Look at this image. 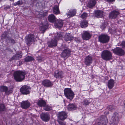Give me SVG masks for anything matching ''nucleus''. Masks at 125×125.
<instances>
[{
  "instance_id": "obj_3",
  "label": "nucleus",
  "mask_w": 125,
  "mask_h": 125,
  "mask_svg": "<svg viewBox=\"0 0 125 125\" xmlns=\"http://www.w3.org/2000/svg\"><path fill=\"white\" fill-rule=\"evenodd\" d=\"M64 95L68 99L72 100L73 98L75 95L73 92L71 88H66L64 90Z\"/></svg>"
},
{
  "instance_id": "obj_53",
  "label": "nucleus",
  "mask_w": 125,
  "mask_h": 125,
  "mask_svg": "<svg viewBox=\"0 0 125 125\" xmlns=\"http://www.w3.org/2000/svg\"><path fill=\"white\" fill-rule=\"evenodd\" d=\"M2 0H0V1H1Z\"/></svg>"
},
{
  "instance_id": "obj_22",
  "label": "nucleus",
  "mask_w": 125,
  "mask_h": 125,
  "mask_svg": "<svg viewBox=\"0 0 125 125\" xmlns=\"http://www.w3.org/2000/svg\"><path fill=\"white\" fill-rule=\"evenodd\" d=\"M64 40L66 42L71 41L73 40L74 38L73 36L70 33H68L66 34L64 37Z\"/></svg>"
},
{
  "instance_id": "obj_24",
  "label": "nucleus",
  "mask_w": 125,
  "mask_h": 125,
  "mask_svg": "<svg viewBox=\"0 0 125 125\" xmlns=\"http://www.w3.org/2000/svg\"><path fill=\"white\" fill-rule=\"evenodd\" d=\"M22 57V54L21 53H16L13 55L11 59L12 60H19Z\"/></svg>"
},
{
  "instance_id": "obj_28",
  "label": "nucleus",
  "mask_w": 125,
  "mask_h": 125,
  "mask_svg": "<svg viewBox=\"0 0 125 125\" xmlns=\"http://www.w3.org/2000/svg\"><path fill=\"white\" fill-rule=\"evenodd\" d=\"M5 41L7 44L10 43L12 44H14L16 43L15 40L10 36L5 40Z\"/></svg>"
},
{
  "instance_id": "obj_47",
  "label": "nucleus",
  "mask_w": 125,
  "mask_h": 125,
  "mask_svg": "<svg viewBox=\"0 0 125 125\" xmlns=\"http://www.w3.org/2000/svg\"><path fill=\"white\" fill-rule=\"evenodd\" d=\"M89 103L88 100L87 99L85 100L84 102V104L86 105H88Z\"/></svg>"
},
{
  "instance_id": "obj_26",
  "label": "nucleus",
  "mask_w": 125,
  "mask_h": 125,
  "mask_svg": "<svg viewBox=\"0 0 125 125\" xmlns=\"http://www.w3.org/2000/svg\"><path fill=\"white\" fill-rule=\"evenodd\" d=\"M49 21L52 23H54L56 20L55 16L53 14L49 15L48 17Z\"/></svg>"
},
{
  "instance_id": "obj_37",
  "label": "nucleus",
  "mask_w": 125,
  "mask_h": 125,
  "mask_svg": "<svg viewBox=\"0 0 125 125\" xmlns=\"http://www.w3.org/2000/svg\"><path fill=\"white\" fill-rule=\"evenodd\" d=\"M33 58L31 56H28L26 57L24 59L25 61L26 62H28L34 60Z\"/></svg>"
},
{
  "instance_id": "obj_10",
  "label": "nucleus",
  "mask_w": 125,
  "mask_h": 125,
  "mask_svg": "<svg viewBox=\"0 0 125 125\" xmlns=\"http://www.w3.org/2000/svg\"><path fill=\"white\" fill-rule=\"evenodd\" d=\"M119 114L117 112H115L112 118V125H117L119 120Z\"/></svg>"
},
{
  "instance_id": "obj_29",
  "label": "nucleus",
  "mask_w": 125,
  "mask_h": 125,
  "mask_svg": "<svg viewBox=\"0 0 125 125\" xmlns=\"http://www.w3.org/2000/svg\"><path fill=\"white\" fill-rule=\"evenodd\" d=\"M59 4L58 5H54L52 9L53 12L56 15L59 14L60 13L59 9Z\"/></svg>"
},
{
  "instance_id": "obj_7",
  "label": "nucleus",
  "mask_w": 125,
  "mask_h": 125,
  "mask_svg": "<svg viewBox=\"0 0 125 125\" xmlns=\"http://www.w3.org/2000/svg\"><path fill=\"white\" fill-rule=\"evenodd\" d=\"M35 36L33 34H30L27 35L25 37V41L27 44L30 45L34 41Z\"/></svg>"
},
{
  "instance_id": "obj_43",
  "label": "nucleus",
  "mask_w": 125,
  "mask_h": 125,
  "mask_svg": "<svg viewBox=\"0 0 125 125\" xmlns=\"http://www.w3.org/2000/svg\"><path fill=\"white\" fill-rule=\"evenodd\" d=\"M87 14L86 12L83 13L81 16V17L82 19L86 18L87 16Z\"/></svg>"
},
{
  "instance_id": "obj_39",
  "label": "nucleus",
  "mask_w": 125,
  "mask_h": 125,
  "mask_svg": "<svg viewBox=\"0 0 125 125\" xmlns=\"http://www.w3.org/2000/svg\"><path fill=\"white\" fill-rule=\"evenodd\" d=\"M107 108L110 111H112L115 109V107L113 105H110L107 106Z\"/></svg>"
},
{
  "instance_id": "obj_41",
  "label": "nucleus",
  "mask_w": 125,
  "mask_h": 125,
  "mask_svg": "<svg viewBox=\"0 0 125 125\" xmlns=\"http://www.w3.org/2000/svg\"><path fill=\"white\" fill-rule=\"evenodd\" d=\"M22 4V0H19L18 1L15 2L14 3V5H20Z\"/></svg>"
},
{
  "instance_id": "obj_34",
  "label": "nucleus",
  "mask_w": 125,
  "mask_h": 125,
  "mask_svg": "<svg viewBox=\"0 0 125 125\" xmlns=\"http://www.w3.org/2000/svg\"><path fill=\"white\" fill-rule=\"evenodd\" d=\"M96 3L95 0H90L87 4V6L90 8H92L95 6Z\"/></svg>"
},
{
  "instance_id": "obj_30",
  "label": "nucleus",
  "mask_w": 125,
  "mask_h": 125,
  "mask_svg": "<svg viewBox=\"0 0 125 125\" xmlns=\"http://www.w3.org/2000/svg\"><path fill=\"white\" fill-rule=\"evenodd\" d=\"M76 13V10H75L71 9L69 11L68 13H67L68 17H72L74 16Z\"/></svg>"
},
{
  "instance_id": "obj_52",
  "label": "nucleus",
  "mask_w": 125,
  "mask_h": 125,
  "mask_svg": "<svg viewBox=\"0 0 125 125\" xmlns=\"http://www.w3.org/2000/svg\"><path fill=\"white\" fill-rule=\"evenodd\" d=\"M107 113H106V114H109V112H107Z\"/></svg>"
},
{
  "instance_id": "obj_25",
  "label": "nucleus",
  "mask_w": 125,
  "mask_h": 125,
  "mask_svg": "<svg viewBox=\"0 0 125 125\" xmlns=\"http://www.w3.org/2000/svg\"><path fill=\"white\" fill-rule=\"evenodd\" d=\"M104 12L101 10H96L95 11L94 15L97 18H101L103 16Z\"/></svg>"
},
{
  "instance_id": "obj_14",
  "label": "nucleus",
  "mask_w": 125,
  "mask_h": 125,
  "mask_svg": "<svg viewBox=\"0 0 125 125\" xmlns=\"http://www.w3.org/2000/svg\"><path fill=\"white\" fill-rule=\"evenodd\" d=\"M48 27V21H45L44 22H42L40 24L39 29L40 31H42V32L44 33Z\"/></svg>"
},
{
  "instance_id": "obj_8",
  "label": "nucleus",
  "mask_w": 125,
  "mask_h": 125,
  "mask_svg": "<svg viewBox=\"0 0 125 125\" xmlns=\"http://www.w3.org/2000/svg\"><path fill=\"white\" fill-rule=\"evenodd\" d=\"M20 90L22 94L27 95L30 94L31 91V89L30 86L24 85L21 88Z\"/></svg>"
},
{
  "instance_id": "obj_44",
  "label": "nucleus",
  "mask_w": 125,
  "mask_h": 125,
  "mask_svg": "<svg viewBox=\"0 0 125 125\" xmlns=\"http://www.w3.org/2000/svg\"><path fill=\"white\" fill-rule=\"evenodd\" d=\"M36 60L39 62H41L43 61L42 58L40 56H38Z\"/></svg>"
},
{
  "instance_id": "obj_16",
  "label": "nucleus",
  "mask_w": 125,
  "mask_h": 125,
  "mask_svg": "<svg viewBox=\"0 0 125 125\" xmlns=\"http://www.w3.org/2000/svg\"><path fill=\"white\" fill-rule=\"evenodd\" d=\"M53 76L54 77L56 78V79H60L63 78L64 74L62 71L57 70L55 71Z\"/></svg>"
},
{
  "instance_id": "obj_19",
  "label": "nucleus",
  "mask_w": 125,
  "mask_h": 125,
  "mask_svg": "<svg viewBox=\"0 0 125 125\" xmlns=\"http://www.w3.org/2000/svg\"><path fill=\"white\" fill-rule=\"evenodd\" d=\"M48 45L50 48H53L56 46L57 44V41L55 39H52L51 41H49L48 43Z\"/></svg>"
},
{
  "instance_id": "obj_46",
  "label": "nucleus",
  "mask_w": 125,
  "mask_h": 125,
  "mask_svg": "<svg viewBox=\"0 0 125 125\" xmlns=\"http://www.w3.org/2000/svg\"><path fill=\"white\" fill-rule=\"evenodd\" d=\"M121 46L123 48H125V41H123L121 44Z\"/></svg>"
},
{
  "instance_id": "obj_50",
  "label": "nucleus",
  "mask_w": 125,
  "mask_h": 125,
  "mask_svg": "<svg viewBox=\"0 0 125 125\" xmlns=\"http://www.w3.org/2000/svg\"><path fill=\"white\" fill-rule=\"evenodd\" d=\"M10 6H6L4 8V9L6 10H7L8 9H10Z\"/></svg>"
},
{
  "instance_id": "obj_4",
  "label": "nucleus",
  "mask_w": 125,
  "mask_h": 125,
  "mask_svg": "<svg viewBox=\"0 0 125 125\" xmlns=\"http://www.w3.org/2000/svg\"><path fill=\"white\" fill-rule=\"evenodd\" d=\"M98 41L104 44L108 42L110 37L108 35L104 34L100 35L98 37Z\"/></svg>"
},
{
  "instance_id": "obj_45",
  "label": "nucleus",
  "mask_w": 125,
  "mask_h": 125,
  "mask_svg": "<svg viewBox=\"0 0 125 125\" xmlns=\"http://www.w3.org/2000/svg\"><path fill=\"white\" fill-rule=\"evenodd\" d=\"M58 122L59 124L60 125H65L66 124V123L63 122L58 121Z\"/></svg>"
},
{
  "instance_id": "obj_54",
  "label": "nucleus",
  "mask_w": 125,
  "mask_h": 125,
  "mask_svg": "<svg viewBox=\"0 0 125 125\" xmlns=\"http://www.w3.org/2000/svg\"><path fill=\"white\" fill-rule=\"evenodd\" d=\"M80 1H81V0H80Z\"/></svg>"
},
{
  "instance_id": "obj_9",
  "label": "nucleus",
  "mask_w": 125,
  "mask_h": 125,
  "mask_svg": "<svg viewBox=\"0 0 125 125\" xmlns=\"http://www.w3.org/2000/svg\"><path fill=\"white\" fill-rule=\"evenodd\" d=\"M112 50L114 53L119 56H124L125 53V51L122 48L119 47H116L112 49Z\"/></svg>"
},
{
  "instance_id": "obj_20",
  "label": "nucleus",
  "mask_w": 125,
  "mask_h": 125,
  "mask_svg": "<svg viewBox=\"0 0 125 125\" xmlns=\"http://www.w3.org/2000/svg\"><path fill=\"white\" fill-rule=\"evenodd\" d=\"M93 61L92 57L88 55L86 56L84 60V63L87 66H89L92 63Z\"/></svg>"
},
{
  "instance_id": "obj_13",
  "label": "nucleus",
  "mask_w": 125,
  "mask_h": 125,
  "mask_svg": "<svg viewBox=\"0 0 125 125\" xmlns=\"http://www.w3.org/2000/svg\"><path fill=\"white\" fill-rule=\"evenodd\" d=\"M40 116L42 120L45 122L48 121L50 119L49 114L47 112H42Z\"/></svg>"
},
{
  "instance_id": "obj_48",
  "label": "nucleus",
  "mask_w": 125,
  "mask_h": 125,
  "mask_svg": "<svg viewBox=\"0 0 125 125\" xmlns=\"http://www.w3.org/2000/svg\"><path fill=\"white\" fill-rule=\"evenodd\" d=\"M75 41L77 43H80L81 42L80 39L79 38H75Z\"/></svg>"
},
{
  "instance_id": "obj_32",
  "label": "nucleus",
  "mask_w": 125,
  "mask_h": 125,
  "mask_svg": "<svg viewBox=\"0 0 125 125\" xmlns=\"http://www.w3.org/2000/svg\"><path fill=\"white\" fill-rule=\"evenodd\" d=\"M115 83L114 81L112 79L109 80L108 82V86L110 89H112L114 87Z\"/></svg>"
},
{
  "instance_id": "obj_18",
  "label": "nucleus",
  "mask_w": 125,
  "mask_h": 125,
  "mask_svg": "<svg viewBox=\"0 0 125 125\" xmlns=\"http://www.w3.org/2000/svg\"><path fill=\"white\" fill-rule=\"evenodd\" d=\"M30 105V103L27 101H23L21 103V107L22 109H26L29 108Z\"/></svg>"
},
{
  "instance_id": "obj_35",
  "label": "nucleus",
  "mask_w": 125,
  "mask_h": 125,
  "mask_svg": "<svg viewBox=\"0 0 125 125\" xmlns=\"http://www.w3.org/2000/svg\"><path fill=\"white\" fill-rule=\"evenodd\" d=\"M10 36L8 35V32L7 31H5L3 33L1 36V38L2 39H5L6 40Z\"/></svg>"
},
{
  "instance_id": "obj_2",
  "label": "nucleus",
  "mask_w": 125,
  "mask_h": 125,
  "mask_svg": "<svg viewBox=\"0 0 125 125\" xmlns=\"http://www.w3.org/2000/svg\"><path fill=\"white\" fill-rule=\"evenodd\" d=\"M61 48L63 50L60 54L61 57L63 58L66 59L69 57L71 55V50L65 46L63 45L62 46Z\"/></svg>"
},
{
  "instance_id": "obj_38",
  "label": "nucleus",
  "mask_w": 125,
  "mask_h": 125,
  "mask_svg": "<svg viewBox=\"0 0 125 125\" xmlns=\"http://www.w3.org/2000/svg\"><path fill=\"white\" fill-rule=\"evenodd\" d=\"M6 109L4 104H0V113L4 111Z\"/></svg>"
},
{
  "instance_id": "obj_51",
  "label": "nucleus",
  "mask_w": 125,
  "mask_h": 125,
  "mask_svg": "<svg viewBox=\"0 0 125 125\" xmlns=\"http://www.w3.org/2000/svg\"><path fill=\"white\" fill-rule=\"evenodd\" d=\"M106 1L108 2H112L114 1L115 0H106Z\"/></svg>"
},
{
  "instance_id": "obj_6",
  "label": "nucleus",
  "mask_w": 125,
  "mask_h": 125,
  "mask_svg": "<svg viewBox=\"0 0 125 125\" xmlns=\"http://www.w3.org/2000/svg\"><path fill=\"white\" fill-rule=\"evenodd\" d=\"M108 122L106 117L103 115L98 119L96 123V125H105Z\"/></svg>"
},
{
  "instance_id": "obj_40",
  "label": "nucleus",
  "mask_w": 125,
  "mask_h": 125,
  "mask_svg": "<svg viewBox=\"0 0 125 125\" xmlns=\"http://www.w3.org/2000/svg\"><path fill=\"white\" fill-rule=\"evenodd\" d=\"M52 107L48 105H46L44 107L43 109L46 111H49L51 110Z\"/></svg>"
},
{
  "instance_id": "obj_15",
  "label": "nucleus",
  "mask_w": 125,
  "mask_h": 125,
  "mask_svg": "<svg viewBox=\"0 0 125 125\" xmlns=\"http://www.w3.org/2000/svg\"><path fill=\"white\" fill-rule=\"evenodd\" d=\"M42 83L43 85L46 87H51L53 84V82H52L47 79L43 80Z\"/></svg>"
},
{
  "instance_id": "obj_27",
  "label": "nucleus",
  "mask_w": 125,
  "mask_h": 125,
  "mask_svg": "<svg viewBox=\"0 0 125 125\" xmlns=\"http://www.w3.org/2000/svg\"><path fill=\"white\" fill-rule=\"evenodd\" d=\"M37 104L40 107H44L46 105V103L44 100L41 99L38 101Z\"/></svg>"
},
{
  "instance_id": "obj_49",
  "label": "nucleus",
  "mask_w": 125,
  "mask_h": 125,
  "mask_svg": "<svg viewBox=\"0 0 125 125\" xmlns=\"http://www.w3.org/2000/svg\"><path fill=\"white\" fill-rule=\"evenodd\" d=\"M105 25L104 24L100 26L102 30L104 29L105 28Z\"/></svg>"
},
{
  "instance_id": "obj_21",
  "label": "nucleus",
  "mask_w": 125,
  "mask_h": 125,
  "mask_svg": "<svg viewBox=\"0 0 125 125\" xmlns=\"http://www.w3.org/2000/svg\"><path fill=\"white\" fill-rule=\"evenodd\" d=\"M63 23L61 20L57 19L54 23V26L57 28H61L63 26Z\"/></svg>"
},
{
  "instance_id": "obj_31",
  "label": "nucleus",
  "mask_w": 125,
  "mask_h": 125,
  "mask_svg": "<svg viewBox=\"0 0 125 125\" xmlns=\"http://www.w3.org/2000/svg\"><path fill=\"white\" fill-rule=\"evenodd\" d=\"M88 22L85 20H83L81 21L80 25L82 28H85L87 26Z\"/></svg>"
},
{
  "instance_id": "obj_11",
  "label": "nucleus",
  "mask_w": 125,
  "mask_h": 125,
  "mask_svg": "<svg viewBox=\"0 0 125 125\" xmlns=\"http://www.w3.org/2000/svg\"><path fill=\"white\" fill-rule=\"evenodd\" d=\"M120 14L119 11L118 9L112 11L109 14V17L110 19H115Z\"/></svg>"
},
{
  "instance_id": "obj_36",
  "label": "nucleus",
  "mask_w": 125,
  "mask_h": 125,
  "mask_svg": "<svg viewBox=\"0 0 125 125\" xmlns=\"http://www.w3.org/2000/svg\"><path fill=\"white\" fill-rule=\"evenodd\" d=\"M63 36V33L60 32H57V35L55 36L56 39H61Z\"/></svg>"
},
{
  "instance_id": "obj_23",
  "label": "nucleus",
  "mask_w": 125,
  "mask_h": 125,
  "mask_svg": "<svg viewBox=\"0 0 125 125\" xmlns=\"http://www.w3.org/2000/svg\"><path fill=\"white\" fill-rule=\"evenodd\" d=\"M77 108L76 105L74 104H70L68 106L67 109L69 111H73Z\"/></svg>"
},
{
  "instance_id": "obj_12",
  "label": "nucleus",
  "mask_w": 125,
  "mask_h": 125,
  "mask_svg": "<svg viewBox=\"0 0 125 125\" xmlns=\"http://www.w3.org/2000/svg\"><path fill=\"white\" fill-rule=\"evenodd\" d=\"M57 116L58 119L62 121L66 119L68 116L67 112L63 111L58 112Z\"/></svg>"
},
{
  "instance_id": "obj_1",
  "label": "nucleus",
  "mask_w": 125,
  "mask_h": 125,
  "mask_svg": "<svg viewBox=\"0 0 125 125\" xmlns=\"http://www.w3.org/2000/svg\"><path fill=\"white\" fill-rule=\"evenodd\" d=\"M25 71L19 70L15 71L13 73L15 80L18 82L22 81L25 79Z\"/></svg>"
},
{
  "instance_id": "obj_17",
  "label": "nucleus",
  "mask_w": 125,
  "mask_h": 125,
  "mask_svg": "<svg viewBox=\"0 0 125 125\" xmlns=\"http://www.w3.org/2000/svg\"><path fill=\"white\" fill-rule=\"evenodd\" d=\"M91 34L88 31H85L83 32L82 37L83 40H88L91 38Z\"/></svg>"
},
{
  "instance_id": "obj_5",
  "label": "nucleus",
  "mask_w": 125,
  "mask_h": 125,
  "mask_svg": "<svg viewBox=\"0 0 125 125\" xmlns=\"http://www.w3.org/2000/svg\"><path fill=\"white\" fill-rule=\"evenodd\" d=\"M101 56L102 58L104 60H109L112 59V54L109 51L105 50L103 51Z\"/></svg>"
},
{
  "instance_id": "obj_42",
  "label": "nucleus",
  "mask_w": 125,
  "mask_h": 125,
  "mask_svg": "<svg viewBox=\"0 0 125 125\" xmlns=\"http://www.w3.org/2000/svg\"><path fill=\"white\" fill-rule=\"evenodd\" d=\"M47 12H46L45 13H44L43 14H38V16L39 18H42L43 17H44L45 16H47Z\"/></svg>"
},
{
  "instance_id": "obj_33",
  "label": "nucleus",
  "mask_w": 125,
  "mask_h": 125,
  "mask_svg": "<svg viewBox=\"0 0 125 125\" xmlns=\"http://www.w3.org/2000/svg\"><path fill=\"white\" fill-rule=\"evenodd\" d=\"M8 90V88L6 86L3 85L0 87V92H5L6 94H7Z\"/></svg>"
}]
</instances>
